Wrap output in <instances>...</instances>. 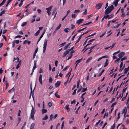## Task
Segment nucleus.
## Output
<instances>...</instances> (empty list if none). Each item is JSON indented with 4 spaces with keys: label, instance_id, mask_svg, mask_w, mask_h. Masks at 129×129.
Masks as SVG:
<instances>
[{
    "label": "nucleus",
    "instance_id": "54",
    "mask_svg": "<svg viewBox=\"0 0 129 129\" xmlns=\"http://www.w3.org/2000/svg\"><path fill=\"white\" fill-rule=\"evenodd\" d=\"M80 12V10H76L74 11V13H76L77 12L79 13Z\"/></svg>",
    "mask_w": 129,
    "mask_h": 129
},
{
    "label": "nucleus",
    "instance_id": "13",
    "mask_svg": "<svg viewBox=\"0 0 129 129\" xmlns=\"http://www.w3.org/2000/svg\"><path fill=\"white\" fill-rule=\"evenodd\" d=\"M60 83L61 82L60 81H57L55 84L56 87H58L60 85Z\"/></svg>",
    "mask_w": 129,
    "mask_h": 129
},
{
    "label": "nucleus",
    "instance_id": "49",
    "mask_svg": "<svg viewBox=\"0 0 129 129\" xmlns=\"http://www.w3.org/2000/svg\"><path fill=\"white\" fill-rule=\"evenodd\" d=\"M104 69H103V70L101 72V73H100L98 75V76L99 77L100 76H101V75H102V73L104 72Z\"/></svg>",
    "mask_w": 129,
    "mask_h": 129
},
{
    "label": "nucleus",
    "instance_id": "42",
    "mask_svg": "<svg viewBox=\"0 0 129 129\" xmlns=\"http://www.w3.org/2000/svg\"><path fill=\"white\" fill-rule=\"evenodd\" d=\"M127 59V57L126 56H124L123 58L121 59V61H123L125 60L126 59Z\"/></svg>",
    "mask_w": 129,
    "mask_h": 129
},
{
    "label": "nucleus",
    "instance_id": "7",
    "mask_svg": "<svg viewBox=\"0 0 129 129\" xmlns=\"http://www.w3.org/2000/svg\"><path fill=\"white\" fill-rule=\"evenodd\" d=\"M39 82L41 85L42 84V75L41 74H40L39 75Z\"/></svg>",
    "mask_w": 129,
    "mask_h": 129
},
{
    "label": "nucleus",
    "instance_id": "55",
    "mask_svg": "<svg viewBox=\"0 0 129 129\" xmlns=\"http://www.w3.org/2000/svg\"><path fill=\"white\" fill-rule=\"evenodd\" d=\"M5 11V10H3L1 11L0 13V16H2V14L4 13Z\"/></svg>",
    "mask_w": 129,
    "mask_h": 129
},
{
    "label": "nucleus",
    "instance_id": "15",
    "mask_svg": "<svg viewBox=\"0 0 129 129\" xmlns=\"http://www.w3.org/2000/svg\"><path fill=\"white\" fill-rule=\"evenodd\" d=\"M31 43V42L30 41L25 40L23 42V44H26L27 43H28V45H29Z\"/></svg>",
    "mask_w": 129,
    "mask_h": 129
},
{
    "label": "nucleus",
    "instance_id": "46",
    "mask_svg": "<svg viewBox=\"0 0 129 129\" xmlns=\"http://www.w3.org/2000/svg\"><path fill=\"white\" fill-rule=\"evenodd\" d=\"M82 87L81 86H80L79 88V89L77 91V92H80L81 90V89H82Z\"/></svg>",
    "mask_w": 129,
    "mask_h": 129
},
{
    "label": "nucleus",
    "instance_id": "18",
    "mask_svg": "<svg viewBox=\"0 0 129 129\" xmlns=\"http://www.w3.org/2000/svg\"><path fill=\"white\" fill-rule=\"evenodd\" d=\"M21 60H20L18 64L16 66V68L17 69H18V68L21 65Z\"/></svg>",
    "mask_w": 129,
    "mask_h": 129
},
{
    "label": "nucleus",
    "instance_id": "26",
    "mask_svg": "<svg viewBox=\"0 0 129 129\" xmlns=\"http://www.w3.org/2000/svg\"><path fill=\"white\" fill-rule=\"evenodd\" d=\"M58 92H55V96L57 98H60V96L58 94Z\"/></svg>",
    "mask_w": 129,
    "mask_h": 129
},
{
    "label": "nucleus",
    "instance_id": "10",
    "mask_svg": "<svg viewBox=\"0 0 129 129\" xmlns=\"http://www.w3.org/2000/svg\"><path fill=\"white\" fill-rule=\"evenodd\" d=\"M45 30H44L43 31V33H42V34L41 35L40 37L39 38V39H38V41L37 42V44H38V43L40 41V40L42 38V37H43V35H44V34L45 33Z\"/></svg>",
    "mask_w": 129,
    "mask_h": 129
},
{
    "label": "nucleus",
    "instance_id": "21",
    "mask_svg": "<svg viewBox=\"0 0 129 129\" xmlns=\"http://www.w3.org/2000/svg\"><path fill=\"white\" fill-rule=\"evenodd\" d=\"M15 90V89L14 88H13L12 89L9 90L8 92L9 93H11L14 92Z\"/></svg>",
    "mask_w": 129,
    "mask_h": 129
},
{
    "label": "nucleus",
    "instance_id": "60",
    "mask_svg": "<svg viewBox=\"0 0 129 129\" xmlns=\"http://www.w3.org/2000/svg\"><path fill=\"white\" fill-rule=\"evenodd\" d=\"M69 66H67L66 67H65L63 69V71H64L66 70L69 67Z\"/></svg>",
    "mask_w": 129,
    "mask_h": 129
},
{
    "label": "nucleus",
    "instance_id": "53",
    "mask_svg": "<svg viewBox=\"0 0 129 129\" xmlns=\"http://www.w3.org/2000/svg\"><path fill=\"white\" fill-rule=\"evenodd\" d=\"M15 43H16L17 44L19 43V40H15L14 41Z\"/></svg>",
    "mask_w": 129,
    "mask_h": 129
},
{
    "label": "nucleus",
    "instance_id": "38",
    "mask_svg": "<svg viewBox=\"0 0 129 129\" xmlns=\"http://www.w3.org/2000/svg\"><path fill=\"white\" fill-rule=\"evenodd\" d=\"M92 23V22H90L88 23L84 24L83 25H82L81 26H82L83 25H86L89 24H90Z\"/></svg>",
    "mask_w": 129,
    "mask_h": 129
},
{
    "label": "nucleus",
    "instance_id": "37",
    "mask_svg": "<svg viewBox=\"0 0 129 129\" xmlns=\"http://www.w3.org/2000/svg\"><path fill=\"white\" fill-rule=\"evenodd\" d=\"M87 90V88H82V91H81V92H84L85 91Z\"/></svg>",
    "mask_w": 129,
    "mask_h": 129
},
{
    "label": "nucleus",
    "instance_id": "9",
    "mask_svg": "<svg viewBox=\"0 0 129 129\" xmlns=\"http://www.w3.org/2000/svg\"><path fill=\"white\" fill-rule=\"evenodd\" d=\"M114 1L113 2V4L114 5L115 7H116L117 6L118 3L119 1L120 0H114Z\"/></svg>",
    "mask_w": 129,
    "mask_h": 129
},
{
    "label": "nucleus",
    "instance_id": "44",
    "mask_svg": "<svg viewBox=\"0 0 129 129\" xmlns=\"http://www.w3.org/2000/svg\"><path fill=\"white\" fill-rule=\"evenodd\" d=\"M49 83H51L52 81V78L51 77H50L49 78Z\"/></svg>",
    "mask_w": 129,
    "mask_h": 129
},
{
    "label": "nucleus",
    "instance_id": "31",
    "mask_svg": "<svg viewBox=\"0 0 129 129\" xmlns=\"http://www.w3.org/2000/svg\"><path fill=\"white\" fill-rule=\"evenodd\" d=\"M27 24V22H25L23 23L21 25V26L22 27H23L25 26Z\"/></svg>",
    "mask_w": 129,
    "mask_h": 129
},
{
    "label": "nucleus",
    "instance_id": "24",
    "mask_svg": "<svg viewBox=\"0 0 129 129\" xmlns=\"http://www.w3.org/2000/svg\"><path fill=\"white\" fill-rule=\"evenodd\" d=\"M35 124L34 123H32L30 126V129H34V128L35 126Z\"/></svg>",
    "mask_w": 129,
    "mask_h": 129
},
{
    "label": "nucleus",
    "instance_id": "2",
    "mask_svg": "<svg viewBox=\"0 0 129 129\" xmlns=\"http://www.w3.org/2000/svg\"><path fill=\"white\" fill-rule=\"evenodd\" d=\"M36 111V110L35 108H34L33 106H32V110L31 111L30 116L31 118L33 120H35L34 117V115L35 114Z\"/></svg>",
    "mask_w": 129,
    "mask_h": 129
},
{
    "label": "nucleus",
    "instance_id": "27",
    "mask_svg": "<svg viewBox=\"0 0 129 129\" xmlns=\"http://www.w3.org/2000/svg\"><path fill=\"white\" fill-rule=\"evenodd\" d=\"M48 118V116L47 115H46L45 116L42 118V119L43 120H47Z\"/></svg>",
    "mask_w": 129,
    "mask_h": 129
},
{
    "label": "nucleus",
    "instance_id": "32",
    "mask_svg": "<svg viewBox=\"0 0 129 129\" xmlns=\"http://www.w3.org/2000/svg\"><path fill=\"white\" fill-rule=\"evenodd\" d=\"M40 31L39 30H38L35 34V35L36 36H37L38 35L39 33H40Z\"/></svg>",
    "mask_w": 129,
    "mask_h": 129
},
{
    "label": "nucleus",
    "instance_id": "25",
    "mask_svg": "<svg viewBox=\"0 0 129 129\" xmlns=\"http://www.w3.org/2000/svg\"><path fill=\"white\" fill-rule=\"evenodd\" d=\"M72 70V69H71L70 71L66 75V77H67L68 76H70L71 74V72Z\"/></svg>",
    "mask_w": 129,
    "mask_h": 129
},
{
    "label": "nucleus",
    "instance_id": "56",
    "mask_svg": "<svg viewBox=\"0 0 129 129\" xmlns=\"http://www.w3.org/2000/svg\"><path fill=\"white\" fill-rule=\"evenodd\" d=\"M95 39H92L89 40L88 42V43H91L92 41H93L95 40Z\"/></svg>",
    "mask_w": 129,
    "mask_h": 129
},
{
    "label": "nucleus",
    "instance_id": "62",
    "mask_svg": "<svg viewBox=\"0 0 129 129\" xmlns=\"http://www.w3.org/2000/svg\"><path fill=\"white\" fill-rule=\"evenodd\" d=\"M58 62L57 61H56L55 62V65L56 67H57V64Z\"/></svg>",
    "mask_w": 129,
    "mask_h": 129
},
{
    "label": "nucleus",
    "instance_id": "63",
    "mask_svg": "<svg viewBox=\"0 0 129 129\" xmlns=\"http://www.w3.org/2000/svg\"><path fill=\"white\" fill-rule=\"evenodd\" d=\"M70 12V10H68L66 14L65 15V16H66L68 15V14Z\"/></svg>",
    "mask_w": 129,
    "mask_h": 129
},
{
    "label": "nucleus",
    "instance_id": "19",
    "mask_svg": "<svg viewBox=\"0 0 129 129\" xmlns=\"http://www.w3.org/2000/svg\"><path fill=\"white\" fill-rule=\"evenodd\" d=\"M127 111V109H126L125 108V109H124L122 111V113H124V116L125 117V115Z\"/></svg>",
    "mask_w": 129,
    "mask_h": 129
},
{
    "label": "nucleus",
    "instance_id": "40",
    "mask_svg": "<svg viewBox=\"0 0 129 129\" xmlns=\"http://www.w3.org/2000/svg\"><path fill=\"white\" fill-rule=\"evenodd\" d=\"M53 117V115L52 114H51L50 116V119L49 121L52 120Z\"/></svg>",
    "mask_w": 129,
    "mask_h": 129
},
{
    "label": "nucleus",
    "instance_id": "22",
    "mask_svg": "<svg viewBox=\"0 0 129 129\" xmlns=\"http://www.w3.org/2000/svg\"><path fill=\"white\" fill-rule=\"evenodd\" d=\"M129 66L127 68H126L124 69V73H127V72L129 70Z\"/></svg>",
    "mask_w": 129,
    "mask_h": 129
},
{
    "label": "nucleus",
    "instance_id": "4",
    "mask_svg": "<svg viewBox=\"0 0 129 129\" xmlns=\"http://www.w3.org/2000/svg\"><path fill=\"white\" fill-rule=\"evenodd\" d=\"M52 7V6H51L47 8L46 9L47 10V12L49 15H50L51 13L50 11L51 10V9Z\"/></svg>",
    "mask_w": 129,
    "mask_h": 129
},
{
    "label": "nucleus",
    "instance_id": "41",
    "mask_svg": "<svg viewBox=\"0 0 129 129\" xmlns=\"http://www.w3.org/2000/svg\"><path fill=\"white\" fill-rule=\"evenodd\" d=\"M127 88V87L125 88H124L123 89V91H122L123 94L122 95V97L123 96V93L125 92V90Z\"/></svg>",
    "mask_w": 129,
    "mask_h": 129
},
{
    "label": "nucleus",
    "instance_id": "50",
    "mask_svg": "<svg viewBox=\"0 0 129 129\" xmlns=\"http://www.w3.org/2000/svg\"><path fill=\"white\" fill-rule=\"evenodd\" d=\"M115 127V124H114L112 126H111V127L110 129H114Z\"/></svg>",
    "mask_w": 129,
    "mask_h": 129
},
{
    "label": "nucleus",
    "instance_id": "36",
    "mask_svg": "<svg viewBox=\"0 0 129 129\" xmlns=\"http://www.w3.org/2000/svg\"><path fill=\"white\" fill-rule=\"evenodd\" d=\"M121 59V58H119L118 59H117L114 62V63H116L117 62H118Z\"/></svg>",
    "mask_w": 129,
    "mask_h": 129
},
{
    "label": "nucleus",
    "instance_id": "45",
    "mask_svg": "<svg viewBox=\"0 0 129 129\" xmlns=\"http://www.w3.org/2000/svg\"><path fill=\"white\" fill-rule=\"evenodd\" d=\"M116 104L117 103L116 102H115L113 103L111 106V107H113L114 106L116 105Z\"/></svg>",
    "mask_w": 129,
    "mask_h": 129
},
{
    "label": "nucleus",
    "instance_id": "52",
    "mask_svg": "<svg viewBox=\"0 0 129 129\" xmlns=\"http://www.w3.org/2000/svg\"><path fill=\"white\" fill-rule=\"evenodd\" d=\"M22 37V36L18 35L16 36L15 37V38L16 39L17 38H20Z\"/></svg>",
    "mask_w": 129,
    "mask_h": 129
},
{
    "label": "nucleus",
    "instance_id": "34",
    "mask_svg": "<svg viewBox=\"0 0 129 129\" xmlns=\"http://www.w3.org/2000/svg\"><path fill=\"white\" fill-rule=\"evenodd\" d=\"M64 31L65 32L67 33L69 31V28H65Z\"/></svg>",
    "mask_w": 129,
    "mask_h": 129
},
{
    "label": "nucleus",
    "instance_id": "47",
    "mask_svg": "<svg viewBox=\"0 0 129 129\" xmlns=\"http://www.w3.org/2000/svg\"><path fill=\"white\" fill-rule=\"evenodd\" d=\"M87 9H85V11L82 13V14L83 15H85L87 13Z\"/></svg>",
    "mask_w": 129,
    "mask_h": 129
},
{
    "label": "nucleus",
    "instance_id": "3",
    "mask_svg": "<svg viewBox=\"0 0 129 129\" xmlns=\"http://www.w3.org/2000/svg\"><path fill=\"white\" fill-rule=\"evenodd\" d=\"M47 41L46 39H45L44 41V43L43 45V52L44 53L46 50V48L47 46Z\"/></svg>",
    "mask_w": 129,
    "mask_h": 129
},
{
    "label": "nucleus",
    "instance_id": "23",
    "mask_svg": "<svg viewBox=\"0 0 129 129\" xmlns=\"http://www.w3.org/2000/svg\"><path fill=\"white\" fill-rule=\"evenodd\" d=\"M108 64V60L107 59H106V62L105 63V65H104V67H105L107 66Z\"/></svg>",
    "mask_w": 129,
    "mask_h": 129
},
{
    "label": "nucleus",
    "instance_id": "17",
    "mask_svg": "<svg viewBox=\"0 0 129 129\" xmlns=\"http://www.w3.org/2000/svg\"><path fill=\"white\" fill-rule=\"evenodd\" d=\"M31 86H32V85H31H31H30L31 93H30V97L31 96V95L32 94V96H33V91H34V89L33 90V91L32 90V88Z\"/></svg>",
    "mask_w": 129,
    "mask_h": 129
},
{
    "label": "nucleus",
    "instance_id": "28",
    "mask_svg": "<svg viewBox=\"0 0 129 129\" xmlns=\"http://www.w3.org/2000/svg\"><path fill=\"white\" fill-rule=\"evenodd\" d=\"M92 58V57L89 58L86 61V63H87L89 62L91 60Z\"/></svg>",
    "mask_w": 129,
    "mask_h": 129
},
{
    "label": "nucleus",
    "instance_id": "6",
    "mask_svg": "<svg viewBox=\"0 0 129 129\" xmlns=\"http://www.w3.org/2000/svg\"><path fill=\"white\" fill-rule=\"evenodd\" d=\"M125 55V53L123 52H121L119 53L118 55V56L119 58H121L122 57Z\"/></svg>",
    "mask_w": 129,
    "mask_h": 129
},
{
    "label": "nucleus",
    "instance_id": "5",
    "mask_svg": "<svg viewBox=\"0 0 129 129\" xmlns=\"http://www.w3.org/2000/svg\"><path fill=\"white\" fill-rule=\"evenodd\" d=\"M103 5V3H100L97 4L96 6V8L97 9H99L101 8L102 6Z\"/></svg>",
    "mask_w": 129,
    "mask_h": 129
},
{
    "label": "nucleus",
    "instance_id": "16",
    "mask_svg": "<svg viewBox=\"0 0 129 129\" xmlns=\"http://www.w3.org/2000/svg\"><path fill=\"white\" fill-rule=\"evenodd\" d=\"M71 44V43H70L68 44H67V45L64 47V50H66V49H67L69 47V46Z\"/></svg>",
    "mask_w": 129,
    "mask_h": 129
},
{
    "label": "nucleus",
    "instance_id": "11",
    "mask_svg": "<svg viewBox=\"0 0 129 129\" xmlns=\"http://www.w3.org/2000/svg\"><path fill=\"white\" fill-rule=\"evenodd\" d=\"M84 21V19H80L78 20L77 22L76 23L78 24L82 23V22Z\"/></svg>",
    "mask_w": 129,
    "mask_h": 129
},
{
    "label": "nucleus",
    "instance_id": "29",
    "mask_svg": "<svg viewBox=\"0 0 129 129\" xmlns=\"http://www.w3.org/2000/svg\"><path fill=\"white\" fill-rule=\"evenodd\" d=\"M47 111V110L46 109H43L42 110V113H46Z\"/></svg>",
    "mask_w": 129,
    "mask_h": 129
},
{
    "label": "nucleus",
    "instance_id": "58",
    "mask_svg": "<svg viewBox=\"0 0 129 129\" xmlns=\"http://www.w3.org/2000/svg\"><path fill=\"white\" fill-rule=\"evenodd\" d=\"M88 39H89V38H87L86 39L85 41V42H84V43L83 44V46L85 45L86 44L87 41L88 40Z\"/></svg>",
    "mask_w": 129,
    "mask_h": 129
},
{
    "label": "nucleus",
    "instance_id": "48",
    "mask_svg": "<svg viewBox=\"0 0 129 129\" xmlns=\"http://www.w3.org/2000/svg\"><path fill=\"white\" fill-rule=\"evenodd\" d=\"M71 16L72 18H75L76 17V15L74 14H73Z\"/></svg>",
    "mask_w": 129,
    "mask_h": 129
},
{
    "label": "nucleus",
    "instance_id": "8",
    "mask_svg": "<svg viewBox=\"0 0 129 129\" xmlns=\"http://www.w3.org/2000/svg\"><path fill=\"white\" fill-rule=\"evenodd\" d=\"M69 50H68V49L62 55V57H64L66 56V55L69 53Z\"/></svg>",
    "mask_w": 129,
    "mask_h": 129
},
{
    "label": "nucleus",
    "instance_id": "1",
    "mask_svg": "<svg viewBox=\"0 0 129 129\" xmlns=\"http://www.w3.org/2000/svg\"><path fill=\"white\" fill-rule=\"evenodd\" d=\"M113 5H111L110 7H108L105 11V14L107 15L110 13L113 9Z\"/></svg>",
    "mask_w": 129,
    "mask_h": 129
},
{
    "label": "nucleus",
    "instance_id": "43",
    "mask_svg": "<svg viewBox=\"0 0 129 129\" xmlns=\"http://www.w3.org/2000/svg\"><path fill=\"white\" fill-rule=\"evenodd\" d=\"M36 65H34L33 67V72L34 70L36 68Z\"/></svg>",
    "mask_w": 129,
    "mask_h": 129
},
{
    "label": "nucleus",
    "instance_id": "57",
    "mask_svg": "<svg viewBox=\"0 0 129 129\" xmlns=\"http://www.w3.org/2000/svg\"><path fill=\"white\" fill-rule=\"evenodd\" d=\"M79 81H78L77 82V87L78 88H79Z\"/></svg>",
    "mask_w": 129,
    "mask_h": 129
},
{
    "label": "nucleus",
    "instance_id": "35",
    "mask_svg": "<svg viewBox=\"0 0 129 129\" xmlns=\"http://www.w3.org/2000/svg\"><path fill=\"white\" fill-rule=\"evenodd\" d=\"M120 112L118 113V117L117 118L116 121H117L120 118Z\"/></svg>",
    "mask_w": 129,
    "mask_h": 129
},
{
    "label": "nucleus",
    "instance_id": "30",
    "mask_svg": "<svg viewBox=\"0 0 129 129\" xmlns=\"http://www.w3.org/2000/svg\"><path fill=\"white\" fill-rule=\"evenodd\" d=\"M61 26V24H60L59 26L56 28V31H57L60 28Z\"/></svg>",
    "mask_w": 129,
    "mask_h": 129
},
{
    "label": "nucleus",
    "instance_id": "14",
    "mask_svg": "<svg viewBox=\"0 0 129 129\" xmlns=\"http://www.w3.org/2000/svg\"><path fill=\"white\" fill-rule=\"evenodd\" d=\"M83 58H82L81 59H78V60L76 61L75 64H78L81 61L83 60Z\"/></svg>",
    "mask_w": 129,
    "mask_h": 129
},
{
    "label": "nucleus",
    "instance_id": "20",
    "mask_svg": "<svg viewBox=\"0 0 129 129\" xmlns=\"http://www.w3.org/2000/svg\"><path fill=\"white\" fill-rule=\"evenodd\" d=\"M65 108L67 110L68 112H69L70 110V108L69 107V105H67L65 107Z\"/></svg>",
    "mask_w": 129,
    "mask_h": 129
},
{
    "label": "nucleus",
    "instance_id": "51",
    "mask_svg": "<svg viewBox=\"0 0 129 129\" xmlns=\"http://www.w3.org/2000/svg\"><path fill=\"white\" fill-rule=\"evenodd\" d=\"M48 106L49 107H50L51 106H52V104L51 102H49L48 103Z\"/></svg>",
    "mask_w": 129,
    "mask_h": 129
},
{
    "label": "nucleus",
    "instance_id": "33",
    "mask_svg": "<svg viewBox=\"0 0 129 129\" xmlns=\"http://www.w3.org/2000/svg\"><path fill=\"white\" fill-rule=\"evenodd\" d=\"M72 55H72V54H70L68 56V58L67 59V60H68L69 59H70L71 58Z\"/></svg>",
    "mask_w": 129,
    "mask_h": 129
},
{
    "label": "nucleus",
    "instance_id": "64",
    "mask_svg": "<svg viewBox=\"0 0 129 129\" xmlns=\"http://www.w3.org/2000/svg\"><path fill=\"white\" fill-rule=\"evenodd\" d=\"M109 15H106L104 16V17L106 19L109 17Z\"/></svg>",
    "mask_w": 129,
    "mask_h": 129
},
{
    "label": "nucleus",
    "instance_id": "12",
    "mask_svg": "<svg viewBox=\"0 0 129 129\" xmlns=\"http://www.w3.org/2000/svg\"><path fill=\"white\" fill-rule=\"evenodd\" d=\"M56 8H55L53 10V12L52 13V15H53L55 14V15H54V17H56V14L57 13L56 12L55 13L56 11Z\"/></svg>",
    "mask_w": 129,
    "mask_h": 129
},
{
    "label": "nucleus",
    "instance_id": "59",
    "mask_svg": "<svg viewBox=\"0 0 129 129\" xmlns=\"http://www.w3.org/2000/svg\"><path fill=\"white\" fill-rule=\"evenodd\" d=\"M81 98L82 99V100L81 101V102H83L84 100V98L83 96H81Z\"/></svg>",
    "mask_w": 129,
    "mask_h": 129
},
{
    "label": "nucleus",
    "instance_id": "39",
    "mask_svg": "<svg viewBox=\"0 0 129 129\" xmlns=\"http://www.w3.org/2000/svg\"><path fill=\"white\" fill-rule=\"evenodd\" d=\"M66 42H65L64 43H62L61 44H60L59 45L60 47H62L65 44H66Z\"/></svg>",
    "mask_w": 129,
    "mask_h": 129
},
{
    "label": "nucleus",
    "instance_id": "61",
    "mask_svg": "<svg viewBox=\"0 0 129 129\" xmlns=\"http://www.w3.org/2000/svg\"><path fill=\"white\" fill-rule=\"evenodd\" d=\"M37 11L40 14H41L42 12L41 10L39 9H37Z\"/></svg>",
    "mask_w": 129,
    "mask_h": 129
}]
</instances>
